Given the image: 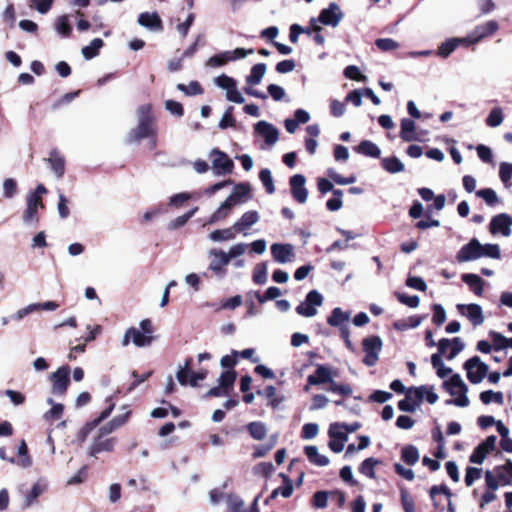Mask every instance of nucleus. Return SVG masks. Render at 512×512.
<instances>
[{
    "label": "nucleus",
    "instance_id": "obj_1",
    "mask_svg": "<svg viewBox=\"0 0 512 512\" xmlns=\"http://www.w3.org/2000/svg\"><path fill=\"white\" fill-rule=\"evenodd\" d=\"M136 113L138 123L126 136L128 144H138L143 139L158 136L157 119L153 112V105L150 103L140 105Z\"/></svg>",
    "mask_w": 512,
    "mask_h": 512
},
{
    "label": "nucleus",
    "instance_id": "obj_2",
    "mask_svg": "<svg viewBox=\"0 0 512 512\" xmlns=\"http://www.w3.org/2000/svg\"><path fill=\"white\" fill-rule=\"evenodd\" d=\"M47 193L43 184H38L36 189L26 196V209L23 212L22 219L25 223H39L40 217L38 209H45L42 195Z\"/></svg>",
    "mask_w": 512,
    "mask_h": 512
},
{
    "label": "nucleus",
    "instance_id": "obj_3",
    "mask_svg": "<svg viewBox=\"0 0 512 512\" xmlns=\"http://www.w3.org/2000/svg\"><path fill=\"white\" fill-rule=\"evenodd\" d=\"M442 388L451 396L457 395L454 399L446 400V404H453L459 407H466L469 405V399L467 397L468 387L463 382L459 374H453L450 379L445 380L442 383Z\"/></svg>",
    "mask_w": 512,
    "mask_h": 512
},
{
    "label": "nucleus",
    "instance_id": "obj_4",
    "mask_svg": "<svg viewBox=\"0 0 512 512\" xmlns=\"http://www.w3.org/2000/svg\"><path fill=\"white\" fill-rule=\"evenodd\" d=\"M361 346L364 352L363 363L368 367L376 365L383 346L382 339L378 335H370L362 340Z\"/></svg>",
    "mask_w": 512,
    "mask_h": 512
},
{
    "label": "nucleus",
    "instance_id": "obj_5",
    "mask_svg": "<svg viewBox=\"0 0 512 512\" xmlns=\"http://www.w3.org/2000/svg\"><path fill=\"white\" fill-rule=\"evenodd\" d=\"M70 372V366L63 365L50 374L49 379L52 384L51 393L53 395L63 396L66 394L71 383Z\"/></svg>",
    "mask_w": 512,
    "mask_h": 512
},
{
    "label": "nucleus",
    "instance_id": "obj_6",
    "mask_svg": "<svg viewBox=\"0 0 512 512\" xmlns=\"http://www.w3.org/2000/svg\"><path fill=\"white\" fill-rule=\"evenodd\" d=\"M499 29L500 25L496 20H489L475 26L468 36L462 39V41L467 45L476 44L487 37L493 36Z\"/></svg>",
    "mask_w": 512,
    "mask_h": 512
},
{
    "label": "nucleus",
    "instance_id": "obj_7",
    "mask_svg": "<svg viewBox=\"0 0 512 512\" xmlns=\"http://www.w3.org/2000/svg\"><path fill=\"white\" fill-rule=\"evenodd\" d=\"M349 432H352V425L331 424L328 431L330 437L329 448L335 453L341 452L348 439L347 433Z\"/></svg>",
    "mask_w": 512,
    "mask_h": 512
},
{
    "label": "nucleus",
    "instance_id": "obj_8",
    "mask_svg": "<svg viewBox=\"0 0 512 512\" xmlns=\"http://www.w3.org/2000/svg\"><path fill=\"white\" fill-rule=\"evenodd\" d=\"M349 320V312L344 313L341 308L336 307L332 310L331 315L327 318V323L330 326L338 327L340 329L341 338L344 340L346 346L352 349V341L350 340V331L346 325Z\"/></svg>",
    "mask_w": 512,
    "mask_h": 512
},
{
    "label": "nucleus",
    "instance_id": "obj_9",
    "mask_svg": "<svg viewBox=\"0 0 512 512\" xmlns=\"http://www.w3.org/2000/svg\"><path fill=\"white\" fill-rule=\"evenodd\" d=\"M467 378L472 384L480 383L487 375L489 367L479 356H473L464 363Z\"/></svg>",
    "mask_w": 512,
    "mask_h": 512
},
{
    "label": "nucleus",
    "instance_id": "obj_10",
    "mask_svg": "<svg viewBox=\"0 0 512 512\" xmlns=\"http://www.w3.org/2000/svg\"><path fill=\"white\" fill-rule=\"evenodd\" d=\"M212 159V168L216 175H226L231 174L234 169L233 160L223 151L218 148H214L211 151Z\"/></svg>",
    "mask_w": 512,
    "mask_h": 512
},
{
    "label": "nucleus",
    "instance_id": "obj_11",
    "mask_svg": "<svg viewBox=\"0 0 512 512\" xmlns=\"http://www.w3.org/2000/svg\"><path fill=\"white\" fill-rule=\"evenodd\" d=\"M482 244L478 239L472 238L467 244L463 245L456 254V260L459 263L470 262L481 258Z\"/></svg>",
    "mask_w": 512,
    "mask_h": 512
},
{
    "label": "nucleus",
    "instance_id": "obj_12",
    "mask_svg": "<svg viewBox=\"0 0 512 512\" xmlns=\"http://www.w3.org/2000/svg\"><path fill=\"white\" fill-rule=\"evenodd\" d=\"M496 440L497 438L495 435H490L478 446H476L469 457L470 462L475 464H482L487 454L495 450Z\"/></svg>",
    "mask_w": 512,
    "mask_h": 512
},
{
    "label": "nucleus",
    "instance_id": "obj_13",
    "mask_svg": "<svg viewBox=\"0 0 512 512\" xmlns=\"http://www.w3.org/2000/svg\"><path fill=\"white\" fill-rule=\"evenodd\" d=\"M512 217L506 213H500L491 219L489 231L495 235L501 233L503 236L511 234Z\"/></svg>",
    "mask_w": 512,
    "mask_h": 512
},
{
    "label": "nucleus",
    "instance_id": "obj_14",
    "mask_svg": "<svg viewBox=\"0 0 512 512\" xmlns=\"http://www.w3.org/2000/svg\"><path fill=\"white\" fill-rule=\"evenodd\" d=\"M343 18V13L337 3L331 2L328 8L322 9L318 21L323 25L336 27Z\"/></svg>",
    "mask_w": 512,
    "mask_h": 512
},
{
    "label": "nucleus",
    "instance_id": "obj_15",
    "mask_svg": "<svg viewBox=\"0 0 512 512\" xmlns=\"http://www.w3.org/2000/svg\"><path fill=\"white\" fill-rule=\"evenodd\" d=\"M306 179L302 174H295L290 177L289 184L291 195L298 203H305L308 198V191L305 188Z\"/></svg>",
    "mask_w": 512,
    "mask_h": 512
},
{
    "label": "nucleus",
    "instance_id": "obj_16",
    "mask_svg": "<svg viewBox=\"0 0 512 512\" xmlns=\"http://www.w3.org/2000/svg\"><path fill=\"white\" fill-rule=\"evenodd\" d=\"M116 442L117 438H106L105 436H102L101 434L98 433V435L94 438L89 448V455L97 457V455L101 452H112L114 450Z\"/></svg>",
    "mask_w": 512,
    "mask_h": 512
},
{
    "label": "nucleus",
    "instance_id": "obj_17",
    "mask_svg": "<svg viewBox=\"0 0 512 512\" xmlns=\"http://www.w3.org/2000/svg\"><path fill=\"white\" fill-rule=\"evenodd\" d=\"M457 310L461 315L466 316L473 326H479L484 322L482 308L478 304H458Z\"/></svg>",
    "mask_w": 512,
    "mask_h": 512
},
{
    "label": "nucleus",
    "instance_id": "obj_18",
    "mask_svg": "<svg viewBox=\"0 0 512 512\" xmlns=\"http://www.w3.org/2000/svg\"><path fill=\"white\" fill-rule=\"evenodd\" d=\"M130 339H132L133 343L137 347H145L149 346L152 341L154 340V337L152 335H146L145 333L141 332L135 327H130L126 330L124 338H123V345L126 346L129 344Z\"/></svg>",
    "mask_w": 512,
    "mask_h": 512
},
{
    "label": "nucleus",
    "instance_id": "obj_19",
    "mask_svg": "<svg viewBox=\"0 0 512 512\" xmlns=\"http://www.w3.org/2000/svg\"><path fill=\"white\" fill-rule=\"evenodd\" d=\"M50 166L57 178H62L65 174L66 160L58 148L50 151L49 157L44 159Z\"/></svg>",
    "mask_w": 512,
    "mask_h": 512
},
{
    "label": "nucleus",
    "instance_id": "obj_20",
    "mask_svg": "<svg viewBox=\"0 0 512 512\" xmlns=\"http://www.w3.org/2000/svg\"><path fill=\"white\" fill-rule=\"evenodd\" d=\"M255 132L264 138L268 145H273L278 141L279 131L276 127L266 121H259L255 124Z\"/></svg>",
    "mask_w": 512,
    "mask_h": 512
},
{
    "label": "nucleus",
    "instance_id": "obj_21",
    "mask_svg": "<svg viewBox=\"0 0 512 512\" xmlns=\"http://www.w3.org/2000/svg\"><path fill=\"white\" fill-rule=\"evenodd\" d=\"M210 254L213 256V259L209 264V269L217 275L224 276L226 274L225 266L230 262L228 257H226V253L220 249H213L210 251Z\"/></svg>",
    "mask_w": 512,
    "mask_h": 512
},
{
    "label": "nucleus",
    "instance_id": "obj_22",
    "mask_svg": "<svg viewBox=\"0 0 512 512\" xmlns=\"http://www.w3.org/2000/svg\"><path fill=\"white\" fill-rule=\"evenodd\" d=\"M407 393H413L416 397V402L420 404L424 397L429 404H434L438 400V395L434 392L433 386L421 385L419 387H410L408 388Z\"/></svg>",
    "mask_w": 512,
    "mask_h": 512
},
{
    "label": "nucleus",
    "instance_id": "obj_23",
    "mask_svg": "<svg viewBox=\"0 0 512 512\" xmlns=\"http://www.w3.org/2000/svg\"><path fill=\"white\" fill-rule=\"evenodd\" d=\"M138 23L150 30L162 31L163 23L158 13L143 12L138 16Z\"/></svg>",
    "mask_w": 512,
    "mask_h": 512
},
{
    "label": "nucleus",
    "instance_id": "obj_24",
    "mask_svg": "<svg viewBox=\"0 0 512 512\" xmlns=\"http://www.w3.org/2000/svg\"><path fill=\"white\" fill-rule=\"evenodd\" d=\"M259 220V214L255 210L245 212L241 218L236 221L233 225L235 232H241L245 229L250 228L252 225L257 223Z\"/></svg>",
    "mask_w": 512,
    "mask_h": 512
},
{
    "label": "nucleus",
    "instance_id": "obj_25",
    "mask_svg": "<svg viewBox=\"0 0 512 512\" xmlns=\"http://www.w3.org/2000/svg\"><path fill=\"white\" fill-rule=\"evenodd\" d=\"M462 281L466 283L470 290L477 296H482L484 291L485 281L477 274H463Z\"/></svg>",
    "mask_w": 512,
    "mask_h": 512
},
{
    "label": "nucleus",
    "instance_id": "obj_26",
    "mask_svg": "<svg viewBox=\"0 0 512 512\" xmlns=\"http://www.w3.org/2000/svg\"><path fill=\"white\" fill-rule=\"evenodd\" d=\"M331 380L332 377L330 370L323 365H318L314 374L309 375L307 378V382L310 385L329 383Z\"/></svg>",
    "mask_w": 512,
    "mask_h": 512
},
{
    "label": "nucleus",
    "instance_id": "obj_27",
    "mask_svg": "<svg viewBox=\"0 0 512 512\" xmlns=\"http://www.w3.org/2000/svg\"><path fill=\"white\" fill-rule=\"evenodd\" d=\"M273 258L279 263H285L292 255V246L290 244L275 243L271 246Z\"/></svg>",
    "mask_w": 512,
    "mask_h": 512
},
{
    "label": "nucleus",
    "instance_id": "obj_28",
    "mask_svg": "<svg viewBox=\"0 0 512 512\" xmlns=\"http://www.w3.org/2000/svg\"><path fill=\"white\" fill-rule=\"evenodd\" d=\"M354 150L359 154L371 158H379L381 154L379 147L369 140L361 141L359 145L356 148H354Z\"/></svg>",
    "mask_w": 512,
    "mask_h": 512
},
{
    "label": "nucleus",
    "instance_id": "obj_29",
    "mask_svg": "<svg viewBox=\"0 0 512 512\" xmlns=\"http://www.w3.org/2000/svg\"><path fill=\"white\" fill-rule=\"evenodd\" d=\"M415 122L409 118H403L401 120V131L400 137L405 142H411L414 140H418L415 135Z\"/></svg>",
    "mask_w": 512,
    "mask_h": 512
},
{
    "label": "nucleus",
    "instance_id": "obj_30",
    "mask_svg": "<svg viewBox=\"0 0 512 512\" xmlns=\"http://www.w3.org/2000/svg\"><path fill=\"white\" fill-rule=\"evenodd\" d=\"M304 453L305 455L307 456L308 460L316 465V466H326L329 464V459L324 456V455H321L319 452H318V449L316 446H306L304 448Z\"/></svg>",
    "mask_w": 512,
    "mask_h": 512
},
{
    "label": "nucleus",
    "instance_id": "obj_31",
    "mask_svg": "<svg viewBox=\"0 0 512 512\" xmlns=\"http://www.w3.org/2000/svg\"><path fill=\"white\" fill-rule=\"evenodd\" d=\"M266 69H267V66L265 63L255 64L251 68L250 74L246 77V83L249 85L259 84L266 72Z\"/></svg>",
    "mask_w": 512,
    "mask_h": 512
},
{
    "label": "nucleus",
    "instance_id": "obj_32",
    "mask_svg": "<svg viewBox=\"0 0 512 512\" xmlns=\"http://www.w3.org/2000/svg\"><path fill=\"white\" fill-rule=\"evenodd\" d=\"M246 430L255 440H262L266 437L267 428L261 421H253L246 425Z\"/></svg>",
    "mask_w": 512,
    "mask_h": 512
},
{
    "label": "nucleus",
    "instance_id": "obj_33",
    "mask_svg": "<svg viewBox=\"0 0 512 512\" xmlns=\"http://www.w3.org/2000/svg\"><path fill=\"white\" fill-rule=\"evenodd\" d=\"M106 401L109 402L108 407L106 409H104L97 418L87 422L84 425L88 431L91 432L92 430H94L96 427H98L100 425V423L102 421H104L106 418H108L110 416L111 412L113 411V409L115 407V404L112 402L111 398H108Z\"/></svg>",
    "mask_w": 512,
    "mask_h": 512
},
{
    "label": "nucleus",
    "instance_id": "obj_34",
    "mask_svg": "<svg viewBox=\"0 0 512 512\" xmlns=\"http://www.w3.org/2000/svg\"><path fill=\"white\" fill-rule=\"evenodd\" d=\"M257 394L264 395L269 400L268 405L272 408H277L283 401V397L277 395V390L273 385L266 386L263 391L258 390Z\"/></svg>",
    "mask_w": 512,
    "mask_h": 512
},
{
    "label": "nucleus",
    "instance_id": "obj_35",
    "mask_svg": "<svg viewBox=\"0 0 512 512\" xmlns=\"http://www.w3.org/2000/svg\"><path fill=\"white\" fill-rule=\"evenodd\" d=\"M104 42L101 38L93 39L89 45L82 48V54L85 59L90 60L99 54Z\"/></svg>",
    "mask_w": 512,
    "mask_h": 512
},
{
    "label": "nucleus",
    "instance_id": "obj_36",
    "mask_svg": "<svg viewBox=\"0 0 512 512\" xmlns=\"http://www.w3.org/2000/svg\"><path fill=\"white\" fill-rule=\"evenodd\" d=\"M401 459L407 465L412 466L416 464L419 460L418 449L414 445H406L402 448Z\"/></svg>",
    "mask_w": 512,
    "mask_h": 512
},
{
    "label": "nucleus",
    "instance_id": "obj_37",
    "mask_svg": "<svg viewBox=\"0 0 512 512\" xmlns=\"http://www.w3.org/2000/svg\"><path fill=\"white\" fill-rule=\"evenodd\" d=\"M176 88L187 96L201 95L204 93V89L198 81H191L188 85L179 83Z\"/></svg>",
    "mask_w": 512,
    "mask_h": 512
},
{
    "label": "nucleus",
    "instance_id": "obj_38",
    "mask_svg": "<svg viewBox=\"0 0 512 512\" xmlns=\"http://www.w3.org/2000/svg\"><path fill=\"white\" fill-rule=\"evenodd\" d=\"M479 398L485 405H488L491 402H495L499 405H503L504 403V396L500 391L495 392L493 390H486L480 393Z\"/></svg>",
    "mask_w": 512,
    "mask_h": 512
},
{
    "label": "nucleus",
    "instance_id": "obj_39",
    "mask_svg": "<svg viewBox=\"0 0 512 512\" xmlns=\"http://www.w3.org/2000/svg\"><path fill=\"white\" fill-rule=\"evenodd\" d=\"M381 165L389 173H398L404 170L403 163L395 156L383 158Z\"/></svg>",
    "mask_w": 512,
    "mask_h": 512
},
{
    "label": "nucleus",
    "instance_id": "obj_40",
    "mask_svg": "<svg viewBox=\"0 0 512 512\" xmlns=\"http://www.w3.org/2000/svg\"><path fill=\"white\" fill-rule=\"evenodd\" d=\"M237 378V372L235 370H226L221 373L219 377V385L222 386L226 391L230 393Z\"/></svg>",
    "mask_w": 512,
    "mask_h": 512
},
{
    "label": "nucleus",
    "instance_id": "obj_41",
    "mask_svg": "<svg viewBox=\"0 0 512 512\" xmlns=\"http://www.w3.org/2000/svg\"><path fill=\"white\" fill-rule=\"evenodd\" d=\"M251 187L248 183H238L231 193L235 200L240 203L250 198Z\"/></svg>",
    "mask_w": 512,
    "mask_h": 512
},
{
    "label": "nucleus",
    "instance_id": "obj_42",
    "mask_svg": "<svg viewBox=\"0 0 512 512\" xmlns=\"http://www.w3.org/2000/svg\"><path fill=\"white\" fill-rule=\"evenodd\" d=\"M47 403L52 405V408L44 414V418L50 421L59 420L63 415L64 405L55 404L52 398H48Z\"/></svg>",
    "mask_w": 512,
    "mask_h": 512
},
{
    "label": "nucleus",
    "instance_id": "obj_43",
    "mask_svg": "<svg viewBox=\"0 0 512 512\" xmlns=\"http://www.w3.org/2000/svg\"><path fill=\"white\" fill-rule=\"evenodd\" d=\"M460 42H463V41L460 39H457V38L449 39V40L443 42L438 47L437 54L442 58H447L458 47Z\"/></svg>",
    "mask_w": 512,
    "mask_h": 512
},
{
    "label": "nucleus",
    "instance_id": "obj_44",
    "mask_svg": "<svg viewBox=\"0 0 512 512\" xmlns=\"http://www.w3.org/2000/svg\"><path fill=\"white\" fill-rule=\"evenodd\" d=\"M381 462L373 457H369L365 459L361 465L359 466V472L363 475L374 478L375 477V466L380 464Z\"/></svg>",
    "mask_w": 512,
    "mask_h": 512
},
{
    "label": "nucleus",
    "instance_id": "obj_45",
    "mask_svg": "<svg viewBox=\"0 0 512 512\" xmlns=\"http://www.w3.org/2000/svg\"><path fill=\"white\" fill-rule=\"evenodd\" d=\"M330 491H317L311 499V505L316 509H323L327 507Z\"/></svg>",
    "mask_w": 512,
    "mask_h": 512
},
{
    "label": "nucleus",
    "instance_id": "obj_46",
    "mask_svg": "<svg viewBox=\"0 0 512 512\" xmlns=\"http://www.w3.org/2000/svg\"><path fill=\"white\" fill-rule=\"evenodd\" d=\"M489 337L492 340L493 350L500 351L508 348V338L503 336L501 333L491 330L489 331Z\"/></svg>",
    "mask_w": 512,
    "mask_h": 512
},
{
    "label": "nucleus",
    "instance_id": "obj_47",
    "mask_svg": "<svg viewBox=\"0 0 512 512\" xmlns=\"http://www.w3.org/2000/svg\"><path fill=\"white\" fill-rule=\"evenodd\" d=\"M476 196L482 198L489 206L499 203V198L492 188L480 189L476 191Z\"/></svg>",
    "mask_w": 512,
    "mask_h": 512
},
{
    "label": "nucleus",
    "instance_id": "obj_48",
    "mask_svg": "<svg viewBox=\"0 0 512 512\" xmlns=\"http://www.w3.org/2000/svg\"><path fill=\"white\" fill-rule=\"evenodd\" d=\"M47 486L39 482L35 483L31 491L26 495L25 507L31 506L36 499L46 490Z\"/></svg>",
    "mask_w": 512,
    "mask_h": 512
},
{
    "label": "nucleus",
    "instance_id": "obj_49",
    "mask_svg": "<svg viewBox=\"0 0 512 512\" xmlns=\"http://www.w3.org/2000/svg\"><path fill=\"white\" fill-rule=\"evenodd\" d=\"M197 210H198V207H195V208L191 209L190 211H188L187 213L175 218L168 224V229L175 230L180 227H183L189 221V219L194 216V214L196 213Z\"/></svg>",
    "mask_w": 512,
    "mask_h": 512
},
{
    "label": "nucleus",
    "instance_id": "obj_50",
    "mask_svg": "<svg viewBox=\"0 0 512 512\" xmlns=\"http://www.w3.org/2000/svg\"><path fill=\"white\" fill-rule=\"evenodd\" d=\"M503 111L500 107L493 108L486 118V125L489 127H497L503 122Z\"/></svg>",
    "mask_w": 512,
    "mask_h": 512
},
{
    "label": "nucleus",
    "instance_id": "obj_51",
    "mask_svg": "<svg viewBox=\"0 0 512 512\" xmlns=\"http://www.w3.org/2000/svg\"><path fill=\"white\" fill-rule=\"evenodd\" d=\"M235 237V231L233 226L230 228L222 229V230H214L210 234V238L213 241H227L231 240Z\"/></svg>",
    "mask_w": 512,
    "mask_h": 512
},
{
    "label": "nucleus",
    "instance_id": "obj_52",
    "mask_svg": "<svg viewBox=\"0 0 512 512\" xmlns=\"http://www.w3.org/2000/svg\"><path fill=\"white\" fill-rule=\"evenodd\" d=\"M259 179L265 187V190L268 194H272L275 192V186L273 183V178L269 169L265 168L259 172Z\"/></svg>",
    "mask_w": 512,
    "mask_h": 512
},
{
    "label": "nucleus",
    "instance_id": "obj_53",
    "mask_svg": "<svg viewBox=\"0 0 512 512\" xmlns=\"http://www.w3.org/2000/svg\"><path fill=\"white\" fill-rule=\"evenodd\" d=\"M481 257H489L492 259H500L501 253H500V247L498 244H482V249L480 251Z\"/></svg>",
    "mask_w": 512,
    "mask_h": 512
},
{
    "label": "nucleus",
    "instance_id": "obj_54",
    "mask_svg": "<svg viewBox=\"0 0 512 512\" xmlns=\"http://www.w3.org/2000/svg\"><path fill=\"white\" fill-rule=\"evenodd\" d=\"M253 281L256 284H264L267 281V267L264 262L259 263L255 266L253 271Z\"/></svg>",
    "mask_w": 512,
    "mask_h": 512
},
{
    "label": "nucleus",
    "instance_id": "obj_55",
    "mask_svg": "<svg viewBox=\"0 0 512 512\" xmlns=\"http://www.w3.org/2000/svg\"><path fill=\"white\" fill-rule=\"evenodd\" d=\"M440 493H443L448 498H450L452 496V493H451L450 489L446 485L443 484V485H434V486H432L430 488V490H429V494H430V497H431L432 502H433V507L435 509L439 508V503L435 500V496L437 494H440Z\"/></svg>",
    "mask_w": 512,
    "mask_h": 512
},
{
    "label": "nucleus",
    "instance_id": "obj_56",
    "mask_svg": "<svg viewBox=\"0 0 512 512\" xmlns=\"http://www.w3.org/2000/svg\"><path fill=\"white\" fill-rule=\"evenodd\" d=\"M420 403L416 402V398L413 400L411 398V394H406V397L398 402L399 410L403 412H414L416 407L419 406Z\"/></svg>",
    "mask_w": 512,
    "mask_h": 512
},
{
    "label": "nucleus",
    "instance_id": "obj_57",
    "mask_svg": "<svg viewBox=\"0 0 512 512\" xmlns=\"http://www.w3.org/2000/svg\"><path fill=\"white\" fill-rule=\"evenodd\" d=\"M279 476L282 478L283 486L278 487L279 494L284 498H289L293 493V483L289 476L284 473H280Z\"/></svg>",
    "mask_w": 512,
    "mask_h": 512
},
{
    "label": "nucleus",
    "instance_id": "obj_58",
    "mask_svg": "<svg viewBox=\"0 0 512 512\" xmlns=\"http://www.w3.org/2000/svg\"><path fill=\"white\" fill-rule=\"evenodd\" d=\"M191 362H192V359L191 358H188L186 361H185V366L180 368L177 372V379L179 381V383L182 385V386H186L189 384V379L191 377V374H190V365H191Z\"/></svg>",
    "mask_w": 512,
    "mask_h": 512
},
{
    "label": "nucleus",
    "instance_id": "obj_59",
    "mask_svg": "<svg viewBox=\"0 0 512 512\" xmlns=\"http://www.w3.org/2000/svg\"><path fill=\"white\" fill-rule=\"evenodd\" d=\"M394 295L400 303L407 305L410 308H416L420 303V299L417 295L408 296L400 292H395Z\"/></svg>",
    "mask_w": 512,
    "mask_h": 512
},
{
    "label": "nucleus",
    "instance_id": "obj_60",
    "mask_svg": "<svg viewBox=\"0 0 512 512\" xmlns=\"http://www.w3.org/2000/svg\"><path fill=\"white\" fill-rule=\"evenodd\" d=\"M431 309L433 311L432 322L437 326L442 325L446 321V312L443 306L440 304H433Z\"/></svg>",
    "mask_w": 512,
    "mask_h": 512
},
{
    "label": "nucleus",
    "instance_id": "obj_61",
    "mask_svg": "<svg viewBox=\"0 0 512 512\" xmlns=\"http://www.w3.org/2000/svg\"><path fill=\"white\" fill-rule=\"evenodd\" d=\"M375 45L383 52L395 50L399 47L398 42L391 38H379L375 41Z\"/></svg>",
    "mask_w": 512,
    "mask_h": 512
},
{
    "label": "nucleus",
    "instance_id": "obj_62",
    "mask_svg": "<svg viewBox=\"0 0 512 512\" xmlns=\"http://www.w3.org/2000/svg\"><path fill=\"white\" fill-rule=\"evenodd\" d=\"M56 30L59 34H61L64 37L70 36L72 32V27L66 15L59 17L56 24Z\"/></svg>",
    "mask_w": 512,
    "mask_h": 512
},
{
    "label": "nucleus",
    "instance_id": "obj_63",
    "mask_svg": "<svg viewBox=\"0 0 512 512\" xmlns=\"http://www.w3.org/2000/svg\"><path fill=\"white\" fill-rule=\"evenodd\" d=\"M401 505L404 512H415V502L413 497L405 490L401 491Z\"/></svg>",
    "mask_w": 512,
    "mask_h": 512
},
{
    "label": "nucleus",
    "instance_id": "obj_64",
    "mask_svg": "<svg viewBox=\"0 0 512 512\" xmlns=\"http://www.w3.org/2000/svg\"><path fill=\"white\" fill-rule=\"evenodd\" d=\"M499 177L501 181L507 186L512 178V164L503 162L500 164Z\"/></svg>",
    "mask_w": 512,
    "mask_h": 512
}]
</instances>
